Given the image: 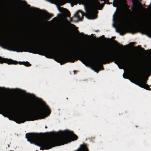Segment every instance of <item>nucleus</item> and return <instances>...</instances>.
I'll use <instances>...</instances> for the list:
<instances>
[{
  "instance_id": "1",
  "label": "nucleus",
  "mask_w": 151,
  "mask_h": 151,
  "mask_svg": "<svg viewBox=\"0 0 151 151\" xmlns=\"http://www.w3.org/2000/svg\"><path fill=\"white\" fill-rule=\"evenodd\" d=\"M26 137L31 143L41 147L42 150H47L55 146L63 145L77 139V137L72 132L68 130L54 132L52 138L49 139H44L34 133L26 134Z\"/></svg>"
},
{
  "instance_id": "2",
  "label": "nucleus",
  "mask_w": 151,
  "mask_h": 151,
  "mask_svg": "<svg viewBox=\"0 0 151 151\" xmlns=\"http://www.w3.org/2000/svg\"><path fill=\"white\" fill-rule=\"evenodd\" d=\"M22 114H15L13 112H9V115L17 123H23L26 121H33L38 118L46 117L50 114L49 109L45 103L36 105L29 103L22 111Z\"/></svg>"
},
{
  "instance_id": "3",
  "label": "nucleus",
  "mask_w": 151,
  "mask_h": 151,
  "mask_svg": "<svg viewBox=\"0 0 151 151\" xmlns=\"http://www.w3.org/2000/svg\"><path fill=\"white\" fill-rule=\"evenodd\" d=\"M142 24L141 20L138 17L135 18L131 21L120 18L119 19L117 27H116V31L119 32L121 35H123L131 27L140 25Z\"/></svg>"
},
{
  "instance_id": "4",
  "label": "nucleus",
  "mask_w": 151,
  "mask_h": 151,
  "mask_svg": "<svg viewBox=\"0 0 151 151\" xmlns=\"http://www.w3.org/2000/svg\"><path fill=\"white\" fill-rule=\"evenodd\" d=\"M83 3L86 11V17L89 19L96 18L97 9H100L102 7L98 1L92 2L90 0H83Z\"/></svg>"
},
{
  "instance_id": "5",
  "label": "nucleus",
  "mask_w": 151,
  "mask_h": 151,
  "mask_svg": "<svg viewBox=\"0 0 151 151\" xmlns=\"http://www.w3.org/2000/svg\"><path fill=\"white\" fill-rule=\"evenodd\" d=\"M0 44L9 50L17 52L21 51L20 44L14 43L5 37L0 35Z\"/></svg>"
},
{
  "instance_id": "6",
  "label": "nucleus",
  "mask_w": 151,
  "mask_h": 151,
  "mask_svg": "<svg viewBox=\"0 0 151 151\" xmlns=\"http://www.w3.org/2000/svg\"><path fill=\"white\" fill-rule=\"evenodd\" d=\"M86 50L80 49H76L74 47L72 48L68 52L70 54L77 55L80 56L82 60L86 63H90L92 62L93 59L91 56H87L84 55L86 52Z\"/></svg>"
},
{
  "instance_id": "7",
  "label": "nucleus",
  "mask_w": 151,
  "mask_h": 151,
  "mask_svg": "<svg viewBox=\"0 0 151 151\" xmlns=\"http://www.w3.org/2000/svg\"><path fill=\"white\" fill-rule=\"evenodd\" d=\"M115 56L116 55L114 54L111 55L110 53L105 52L100 56L98 61L100 63L105 64L110 59L114 58Z\"/></svg>"
},
{
  "instance_id": "8",
  "label": "nucleus",
  "mask_w": 151,
  "mask_h": 151,
  "mask_svg": "<svg viewBox=\"0 0 151 151\" xmlns=\"http://www.w3.org/2000/svg\"><path fill=\"white\" fill-rule=\"evenodd\" d=\"M135 83L136 84L142 88H144L147 90H149V86L148 85L146 84L145 81L142 79H137Z\"/></svg>"
},
{
  "instance_id": "9",
  "label": "nucleus",
  "mask_w": 151,
  "mask_h": 151,
  "mask_svg": "<svg viewBox=\"0 0 151 151\" xmlns=\"http://www.w3.org/2000/svg\"><path fill=\"white\" fill-rule=\"evenodd\" d=\"M114 63L117 64L118 66L120 65L122 67H124L127 65L126 61L121 58H116L114 61Z\"/></svg>"
},
{
  "instance_id": "10",
  "label": "nucleus",
  "mask_w": 151,
  "mask_h": 151,
  "mask_svg": "<svg viewBox=\"0 0 151 151\" xmlns=\"http://www.w3.org/2000/svg\"><path fill=\"white\" fill-rule=\"evenodd\" d=\"M23 43L28 45H35L38 44L35 40L31 39L30 38H27L23 41Z\"/></svg>"
},
{
  "instance_id": "11",
  "label": "nucleus",
  "mask_w": 151,
  "mask_h": 151,
  "mask_svg": "<svg viewBox=\"0 0 151 151\" xmlns=\"http://www.w3.org/2000/svg\"><path fill=\"white\" fill-rule=\"evenodd\" d=\"M3 62L7 63L8 64H16L17 63V61H14L10 59L2 58L0 57V63H1Z\"/></svg>"
},
{
  "instance_id": "12",
  "label": "nucleus",
  "mask_w": 151,
  "mask_h": 151,
  "mask_svg": "<svg viewBox=\"0 0 151 151\" xmlns=\"http://www.w3.org/2000/svg\"><path fill=\"white\" fill-rule=\"evenodd\" d=\"M145 74L151 72V60L148 62L146 65L144 70Z\"/></svg>"
},
{
  "instance_id": "13",
  "label": "nucleus",
  "mask_w": 151,
  "mask_h": 151,
  "mask_svg": "<svg viewBox=\"0 0 151 151\" xmlns=\"http://www.w3.org/2000/svg\"><path fill=\"white\" fill-rule=\"evenodd\" d=\"M80 12V14L81 15V16L82 17V16L84 15V13L81 10H78V11L76 12L75 14H74V16L75 17H77L78 19V21H81L82 20L81 19L80 17V15L78 14V12Z\"/></svg>"
},
{
  "instance_id": "14",
  "label": "nucleus",
  "mask_w": 151,
  "mask_h": 151,
  "mask_svg": "<svg viewBox=\"0 0 151 151\" xmlns=\"http://www.w3.org/2000/svg\"><path fill=\"white\" fill-rule=\"evenodd\" d=\"M52 16V14H50V15H45L42 17V19L43 20L48 19L50 18Z\"/></svg>"
},
{
  "instance_id": "15",
  "label": "nucleus",
  "mask_w": 151,
  "mask_h": 151,
  "mask_svg": "<svg viewBox=\"0 0 151 151\" xmlns=\"http://www.w3.org/2000/svg\"><path fill=\"white\" fill-rule=\"evenodd\" d=\"M125 54L126 55L125 58L126 59L130 60L132 59V57L130 53L128 52H126L125 53Z\"/></svg>"
},
{
  "instance_id": "16",
  "label": "nucleus",
  "mask_w": 151,
  "mask_h": 151,
  "mask_svg": "<svg viewBox=\"0 0 151 151\" xmlns=\"http://www.w3.org/2000/svg\"><path fill=\"white\" fill-rule=\"evenodd\" d=\"M19 64H23L26 66H29L30 65V64L28 62H19Z\"/></svg>"
},
{
  "instance_id": "17",
  "label": "nucleus",
  "mask_w": 151,
  "mask_h": 151,
  "mask_svg": "<svg viewBox=\"0 0 151 151\" xmlns=\"http://www.w3.org/2000/svg\"><path fill=\"white\" fill-rule=\"evenodd\" d=\"M132 76L133 78L135 79L137 78V74L135 72H133L132 73Z\"/></svg>"
},
{
  "instance_id": "18",
  "label": "nucleus",
  "mask_w": 151,
  "mask_h": 151,
  "mask_svg": "<svg viewBox=\"0 0 151 151\" xmlns=\"http://www.w3.org/2000/svg\"><path fill=\"white\" fill-rule=\"evenodd\" d=\"M27 96L29 97V98L32 99L35 98L34 95L32 94H30L29 93H27Z\"/></svg>"
},
{
  "instance_id": "19",
  "label": "nucleus",
  "mask_w": 151,
  "mask_h": 151,
  "mask_svg": "<svg viewBox=\"0 0 151 151\" xmlns=\"http://www.w3.org/2000/svg\"><path fill=\"white\" fill-rule=\"evenodd\" d=\"M147 32L149 37L151 38V29L147 30Z\"/></svg>"
},
{
  "instance_id": "20",
  "label": "nucleus",
  "mask_w": 151,
  "mask_h": 151,
  "mask_svg": "<svg viewBox=\"0 0 151 151\" xmlns=\"http://www.w3.org/2000/svg\"><path fill=\"white\" fill-rule=\"evenodd\" d=\"M15 90L18 93H23V91L19 89H16Z\"/></svg>"
},
{
  "instance_id": "21",
  "label": "nucleus",
  "mask_w": 151,
  "mask_h": 151,
  "mask_svg": "<svg viewBox=\"0 0 151 151\" xmlns=\"http://www.w3.org/2000/svg\"><path fill=\"white\" fill-rule=\"evenodd\" d=\"M96 68H98L99 70L103 68L102 66L101 65H96Z\"/></svg>"
},
{
  "instance_id": "22",
  "label": "nucleus",
  "mask_w": 151,
  "mask_h": 151,
  "mask_svg": "<svg viewBox=\"0 0 151 151\" xmlns=\"http://www.w3.org/2000/svg\"><path fill=\"white\" fill-rule=\"evenodd\" d=\"M113 3H114L113 4V6L114 7H116L118 4L117 2H116L115 3H114V1Z\"/></svg>"
},
{
  "instance_id": "23",
  "label": "nucleus",
  "mask_w": 151,
  "mask_h": 151,
  "mask_svg": "<svg viewBox=\"0 0 151 151\" xmlns=\"http://www.w3.org/2000/svg\"><path fill=\"white\" fill-rule=\"evenodd\" d=\"M117 10V8L116 9V11ZM116 11L115 12L114 14L113 15V20L114 21V17H115V14H116Z\"/></svg>"
},
{
  "instance_id": "24",
  "label": "nucleus",
  "mask_w": 151,
  "mask_h": 151,
  "mask_svg": "<svg viewBox=\"0 0 151 151\" xmlns=\"http://www.w3.org/2000/svg\"><path fill=\"white\" fill-rule=\"evenodd\" d=\"M52 51V53L54 54V55H55L56 54V53L53 50H51Z\"/></svg>"
},
{
  "instance_id": "25",
  "label": "nucleus",
  "mask_w": 151,
  "mask_h": 151,
  "mask_svg": "<svg viewBox=\"0 0 151 151\" xmlns=\"http://www.w3.org/2000/svg\"><path fill=\"white\" fill-rule=\"evenodd\" d=\"M67 10L65 9H62V12H63V11H65V12H66V11H67Z\"/></svg>"
},
{
  "instance_id": "26",
  "label": "nucleus",
  "mask_w": 151,
  "mask_h": 151,
  "mask_svg": "<svg viewBox=\"0 0 151 151\" xmlns=\"http://www.w3.org/2000/svg\"><path fill=\"white\" fill-rule=\"evenodd\" d=\"M70 22H72V19L71 18L70 19Z\"/></svg>"
},
{
  "instance_id": "27",
  "label": "nucleus",
  "mask_w": 151,
  "mask_h": 151,
  "mask_svg": "<svg viewBox=\"0 0 151 151\" xmlns=\"http://www.w3.org/2000/svg\"><path fill=\"white\" fill-rule=\"evenodd\" d=\"M71 6L72 7L73 6V5H72V4H71Z\"/></svg>"
},
{
  "instance_id": "28",
  "label": "nucleus",
  "mask_w": 151,
  "mask_h": 151,
  "mask_svg": "<svg viewBox=\"0 0 151 151\" xmlns=\"http://www.w3.org/2000/svg\"><path fill=\"white\" fill-rule=\"evenodd\" d=\"M141 50H143V49H142V48H141Z\"/></svg>"
},
{
  "instance_id": "29",
  "label": "nucleus",
  "mask_w": 151,
  "mask_h": 151,
  "mask_svg": "<svg viewBox=\"0 0 151 151\" xmlns=\"http://www.w3.org/2000/svg\"><path fill=\"white\" fill-rule=\"evenodd\" d=\"M113 26H114V27H115V26H114V24H113Z\"/></svg>"
}]
</instances>
